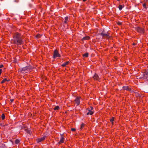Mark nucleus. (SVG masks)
I'll return each mask as SVG.
<instances>
[{"label": "nucleus", "instance_id": "nucleus-1", "mask_svg": "<svg viewBox=\"0 0 148 148\" xmlns=\"http://www.w3.org/2000/svg\"><path fill=\"white\" fill-rule=\"evenodd\" d=\"M13 44L17 45H21L24 43L23 36L21 34L16 32L14 33L13 35Z\"/></svg>", "mask_w": 148, "mask_h": 148}, {"label": "nucleus", "instance_id": "nucleus-2", "mask_svg": "<svg viewBox=\"0 0 148 148\" xmlns=\"http://www.w3.org/2000/svg\"><path fill=\"white\" fill-rule=\"evenodd\" d=\"M101 32L99 34V35L101 36L103 38L108 40L111 39L112 36H110L111 32V31L110 30L107 31L103 29L101 30Z\"/></svg>", "mask_w": 148, "mask_h": 148}, {"label": "nucleus", "instance_id": "nucleus-3", "mask_svg": "<svg viewBox=\"0 0 148 148\" xmlns=\"http://www.w3.org/2000/svg\"><path fill=\"white\" fill-rule=\"evenodd\" d=\"M35 67L29 65V66H26L21 68L19 69L20 71L22 72L23 71H25L27 70H30L35 68Z\"/></svg>", "mask_w": 148, "mask_h": 148}, {"label": "nucleus", "instance_id": "nucleus-4", "mask_svg": "<svg viewBox=\"0 0 148 148\" xmlns=\"http://www.w3.org/2000/svg\"><path fill=\"white\" fill-rule=\"evenodd\" d=\"M61 57L60 54L59 53L57 49H55L53 52V59H55L57 57L60 58Z\"/></svg>", "mask_w": 148, "mask_h": 148}, {"label": "nucleus", "instance_id": "nucleus-5", "mask_svg": "<svg viewBox=\"0 0 148 148\" xmlns=\"http://www.w3.org/2000/svg\"><path fill=\"white\" fill-rule=\"evenodd\" d=\"M135 30L138 33L141 34H144L145 33V29L142 27H135Z\"/></svg>", "mask_w": 148, "mask_h": 148}, {"label": "nucleus", "instance_id": "nucleus-6", "mask_svg": "<svg viewBox=\"0 0 148 148\" xmlns=\"http://www.w3.org/2000/svg\"><path fill=\"white\" fill-rule=\"evenodd\" d=\"M87 110H88V112L86 113L87 115H92L94 114L93 108L92 106H90L89 107Z\"/></svg>", "mask_w": 148, "mask_h": 148}, {"label": "nucleus", "instance_id": "nucleus-7", "mask_svg": "<svg viewBox=\"0 0 148 148\" xmlns=\"http://www.w3.org/2000/svg\"><path fill=\"white\" fill-rule=\"evenodd\" d=\"M148 77V69L145 70V71L143 74V77L142 78L144 79H147ZM148 81V79L147 80Z\"/></svg>", "mask_w": 148, "mask_h": 148}, {"label": "nucleus", "instance_id": "nucleus-8", "mask_svg": "<svg viewBox=\"0 0 148 148\" xmlns=\"http://www.w3.org/2000/svg\"><path fill=\"white\" fill-rule=\"evenodd\" d=\"M81 98V97H77L74 100V101L75 102V103L76 104L77 106H79L80 104Z\"/></svg>", "mask_w": 148, "mask_h": 148}, {"label": "nucleus", "instance_id": "nucleus-9", "mask_svg": "<svg viewBox=\"0 0 148 148\" xmlns=\"http://www.w3.org/2000/svg\"><path fill=\"white\" fill-rule=\"evenodd\" d=\"M122 88L124 90H127L130 91L131 92H134L132 90L131 88H130L128 86H123Z\"/></svg>", "mask_w": 148, "mask_h": 148}, {"label": "nucleus", "instance_id": "nucleus-10", "mask_svg": "<svg viewBox=\"0 0 148 148\" xmlns=\"http://www.w3.org/2000/svg\"><path fill=\"white\" fill-rule=\"evenodd\" d=\"M60 136L61 137L60 141L58 143V144L59 145L60 144L62 143H63L64 142V141L65 140L63 134H61L60 135Z\"/></svg>", "mask_w": 148, "mask_h": 148}, {"label": "nucleus", "instance_id": "nucleus-11", "mask_svg": "<svg viewBox=\"0 0 148 148\" xmlns=\"http://www.w3.org/2000/svg\"><path fill=\"white\" fill-rule=\"evenodd\" d=\"M92 78L94 80L99 82L100 78L97 74L95 73L93 76Z\"/></svg>", "mask_w": 148, "mask_h": 148}, {"label": "nucleus", "instance_id": "nucleus-12", "mask_svg": "<svg viewBox=\"0 0 148 148\" xmlns=\"http://www.w3.org/2000/svg\"><path fill=\"white\" fill-rule=\"evenodd\" d=\"M46 137V136H43L42 137L37 139L36 140L37 143H39L40 142L42 141H44V140H45Z\"/></svg>", "mask_w": 148, "mask_h": 148}, {"label": "nucleus", "instance_id": "nucleus-13", "mask_svg": "<svg viewBox=\"0 0 148 148\" xmlns=\"http://www.w3.org/2000/svg\"><path fill=\"white\" fill-rule=\"evenodd\" d=\"M90 38V37L87 36L84 37L82 38L81 39V40L82 41H83L85 40H88Z\"/></svg>", "mask_w": 148, "mask_h": 148}, {"label": "nucleus", "instance_id": "nucleus-14", "mask_svg": "<svg viewBox=\"0 0 148 148\" xmlns=\"http://www.w3.org/2000/svg\"><path fill=\"white\" fill-rule=\"evenodd\" d=\"M10 81L9 80H8L6 78H4L1 82V84H3L5 83L6 81L8 82Z\"/></svg>", "mask_w": 148, "mask_h": 148}, {"label": "nucleus", "instance_id": "nucleus-15", "mask_svg": "<svg viewBox=\"0 0 148 148\" xmlns=\"http://www.w3.org/2000/svg\"><path fill=\"white\" fill-rule=\"evenodd\" d=\"M69 61H67L64 63L62 64L61 66L63 67L66 66L69 64Z\"/></svg>", "mask_w": 148, "mask_h": 148}, {"label": "nucleus", "instance_id": "nucleus-16", "mask_svg": "<svg viewBox=\"0 0 148 148\" xmlns=\"http://www.w3.org/2000/svg\"><path fill=\"white\" fill-rule=\"evenodd\" d=\"M89 53L88 52H86V53L83 54L82 55V56L83 57H88Z\"/></svg>", "mask_w": 148, "mask_h": 148}, {"label": "nucleus", "instance_id": "nucleus-17", "mask_svg": "<svg viewBox=\"0 0 148 148\" xmlns=\"http://www.w3.org/2000/svg\"><path fill=\"white\" fill-rule=\"evenodd\" d=\"M134 93H135V96L136 97H141V95L140 94L136 92H135Z\"/></svg>", "mask_w": 148, "mask_h": 148}, {"label": "nucleus", "instance_id": "nucleus-18", "mask_svg": "<svg viewBox=\"0 0 148 148\" xmlns=\"http://www.w3.org/2000/svg\"><path fill=\"white\" fill-rule=\"evenodd\" d=\"M60 109L59 107L58 106H55V107L53 108L54 110H59Z\"/></svg>", "mask_w": 148, "mask_h": 148}, {"label": "nucleus", "instance_id": "nucleus-19", "mask_svg": "<svg viewBox=\"0 0 148 148\" xmlns=\"http://www.w3.org/2000/svg\"><path fill=\"white\" fill-rule=\"evenodd\" d=\"M124 6V5H123V6L121 5H119V6L118 8L119 10H121L123 8V7Z\"/></svg>", "mask_w": 148, "mask_h": 148}, {"label": "nucleus", "instance_id": "nucleus-20", "mask_svg": "<svg viewBox=\"0 0 148 148\" xmlns=\"http://www.w3.org/2000/svg\"><path fill=\"white\" fill-rule=\"evenodd\" d=\"M84 125H85L84 124V123H82L81 124V126H80V129L81 130H82L83 128L84 127Z\"/></svg>", "mask_w": 148, "mask_h": 148}, {"label": "nucleus", "instance_id": "nucleus-21", "mask_svg": "<svg viewBox=\"0 0 148 148\" xmlns=\"http://www.w3.org/2000/svg\"><path fill=\"white\" fill-rule=\"evenodd\" d=\"M20 142V140L18 139H16L15 140V143L16 145L18 144Z\"/></svg>", "mask_w": 148, "mask_h": 148}, {"label": "nucleus", "instance_id": "nucleus-22", "mask_svg": "<svg viewBox=\"0 0 148 148\" xmlns=\"http://www.w3.org/2000/svg\"><path fill=\"white\" fill-rule=\"evenodd\" d=\"M115 117H112L110 119V122H112L114 121Z\"/></svg>", "mask_w": 148, "mask_h": 148}, {"label": "nucleus", "instance_id": "nucleus-23", "mask_svg": "<svg viewBox=\"0 0 148 148\" xmlns=\"http://www.w3.org/2000/svg\"><path fill=\"white\" fill-rule=\"evenodd\" d=\"M5 116L4 114H3L1 116V118L2 120H3L5 119Z\"/></svg>", "mask_w": 148, "mask_h": 148}, {"label": "nucleus", "instance_id": "nucleus-24", "mask_svg": "<svg viewBox=\"0 0 148 148\" xmlns=\"http://www.w3.org/2000/svg\"><path fill=\"white\" fill-rule=\"evenodd\" d=\"M41 36L42 35H41L40 34H38L36 35V37L37 38H39L41 37Z\"/></svg>", "mask_w": 148, "mask_h": 148}, {"label": "nucleus", "instance_id": "nucleus-25", "mask_svg": "<svg viewBox=\"0 0 148 148\" xmlns=\"http://www.w3.org/2000/svg\"><path fill=\"white\" fill-rule=\"evenodd\" d=\"M27 128V127L26 125H24L23 126H21V130L25 129V128Z\"/></svg>", "mask_w": 148, "mask_h": 148}, {"label": "nucleus", "instance_id": "nucleus-26", "mask_svg": "<svg viewBox=\"0 0 148 148\" xmlns=\"http://www.w3.org/2000/svg\"><path fill=\"white\" fill-rule=\"evenodd\" d=\"M26 132H27V133L29 134L30 135H31V131H30V130H28V129L27 130V131Z\"/></svg>", "mask_w": 148, "mask_h": 148}, {"label": "nucleus", "instance_id": "nucleus-27", "mask_svg": "<svg viewBox=\"0 0 148 148\" xmlns=\"http://www.w3.org/2000/svg\"><path fill=\"white\" fill-rule=\"evenodd\" d=\"M116 24L119 25H122V23L121 22H120V21H118L117 22H116Z\"/></svg>", "mask_w": 148, "mask_h": 148}, {"label": "nucleus", "instance_id": "nucleus-28", "mask_svg": "<svg viewBox=\"0 0 148 148\" xmlns=\"http://www.w3.org/2000/svg\"><path fill=\"white\" fill-rule=\"evenodd\" d=\"M143 6L144 8H145V9H147V7L146 6V4L145 3H143Z\"/></svg>", "mask_w": 148, "mask_h": 148}, {"label": "nucleus", "instance_id": "nucleus-29", "mask_svg": "<svg viewBox=\"0 0 148 148\" xmlns=\"http://www.w3.org/2000/svg\"><path fill=\"white\" fill-rule=\"evenodd\" d=\"M76 130L75 128H72L71 129V131L73 132H75Z\"/></svg>", "mask_w": 148, "mask_h": 148}, {"label": "nucleus", "instance_id": "nucleus-30", "mask_svg": "<svg viewBox=\"0 0 148 148\" xmlns=\"http://www.w3.org/2000/svg\"><path fill=\"white\" fill-rule=\"evenodd\" d=\"M69 19V17L68 16H66L65 18V21H68Z\"/></svg>", "mask_w": 148, "mask_h": 148}, {"label": "nucleus", "instance_id": "nucleus-31", "mask_svg": "<svg viewBox=\"0 0 148 148\" xmlns=\"http://www.w3.org/2000/svg\"><path fill=\"white\" fill-rule=\"evenodd\" d=\"M3 65L2 64H1L0 65V69L1 68H2L3 67Z\"/></svg>", "mask_w": 148, "mask_h": 148}, {"label": "nucleus", "instance_id": "nucleus-32", "mask_svg": "<svg viewBox=\"0 0 148 148\" xmlns=\"http://www.w3.org/2000/svg\"><path fill=\"white\" fill-rule=\"evenodd\" d=\"M14 99H10V102H11V103H12L13 101H14Z\"/></svg>", "mask_w": 148, "mask_h": 148}, {"label": "nucleus", "instance_id": "nucleus-33", "mask_svg": "<svg viewBox=\"0 0 148 148\" xmlns=\"http://www.w3.org/2000/svg\"><path fill=\"white\" fill-rule=\"evenodd\" d=\"M2 72V69H0V75H1Z\"/></svg>", "mask_w": 148, "mask_h": 148}, {"label": "nucleus", "instance_id": "nucleus-34", "mask_svg": "<svg viewBox=\"0 0 148 148\" xmlns=\"http://www.w3.org/2000/svg\"><path fill=\"white\" fill-rule=\"evenodd\" d=\"M136 45V43H133L132 45H134V46H135V45Z\"/></svg>", "mask_w": 148, "mask_h": 148}, {"label": "nucleus", "instance_id": "nucleus-35", "mask_svg": "<svg viewBox=\"0 0 148 148\" xmlns=\"http://www.w3.org/2000/svg\"><path fill=\"white\" fill-rule=\"evenodd\" d=\"M67 21L65 20L64 21V23L65 24H66L67 23Z\"/></svg>", "mask_w": 148, "mask_h": 148}, {"label": "nucleus", "instance_id": "nucleus-36", "mask_svg": "<svg viewBox=\"0 0 148 148\" xmlns=\"http://www.w3.org/2000/svg\"><path fill=\"white\" fill-rule=\"evenodd\" d=\"M114 59H115V60H117V58L116 56H114Z\"/></svg>", "mask_w": 148, "mask_h": 148}, {"label": "nucleus", "instance_id": "nucleus-37", "mask_svg": "<svg viewBox=\"0 0 148 148\" xmlns=\"http://www.w3.org/2000/svg\"><path fill=\"white\" fill-rule=\"evenodd\" d=\"M112 124V125H113L114 124V121H113L112 122H110Z\"/></svg>", "mask_w": 148, "mask_h": 148}, {"label": "nucleus", "instance_id": "nucleus-38", "mask_svg": "<svg viewBox=\"0 0 148 148\" xmlns=\"http://www.w3.org/2000/svg\"><path fill=\"white\" fill-rule=\"evenodd\" d=\"M28 129L27 128H25V132H26L27 131V130Z\"/></svg>", "mask_w": 148, "mask_h": 148}, {"label": "nucleus", "instance_id": "nucleus-39", "mask_svg": "<svg viewBox=\"0 0 148 148\" xmlns=\"http://www.w3.org/2000/svg\"><path fill=\"white\" fill-rule=\"evenodd\" d=\"M3 125V124L2 123H0V126H2Z\"/></svg>", "mask_w": 148, "mask_h": 148}, {"label": "nucleus", "instance_id": "nucleus-40", "mask_svg": "<svg viewBox=\"0 0 148 148\" xmlns=\"http://www.w3.org/2000/svg\"><path fill=\"white\" fill-rule=\"evenodd\" d=\"M83 2L86 1L87 0H82Z\"/></svg>", "mask_w": 148, "mask_h": 148}, {"label": "nucleus", "instance_id": "nucleus-41", "mask_svg": "<svg viewBox=\"0 0 148 148\" xmlns=\"http://www.w3.org/2000/svg\"><path fill=\"white\" fill-rule=\"evenodd\" d=\"M4 71L5 70V68H4Z\"/></svg>", "mask_w": 148, "mask_h": 148}, {"label": "nucleus", "instance_id": "nucleus-42", "mask_svg": "<svg viewBox=\"0 0 148 148\" xmlns=\"http://www.w3.org/2000/svg\"><path fill=\"white\" fill-rule=\"evenodd\" d=\"M7 125H8V124H7V125H5L7 126Z\"/></svg>", "mask_w": 148, "mask_h": 148}, {"label": "nucleus", "instance_id": "nucleus-43", "mask_svg": "<svg viewBox=\"0 0 148 148\" xmlns=\"http://www.w3.org/2000/svg\"><path fill=\"white\" fill-rule=\"evenodd\" d=\"M7 125H8V124H7V125H5L7 126Z\"/></svg>", "mask_w": 148, "mask_h": 148}, {"label": "nucleus", "instance_id": "nucleus-44", "mask_svg": "<svg viewBox=\"0 0 148 148\" xmlns=\"http://www.w3.org/2000/svg\"><path fill=\"white\" fill-rule=\"evenodd\" d=\"M117 1H119L120 0H117Z\"/></svg>", "mask_w": 148, "mask_h": 148}, {"label": "nucleus", "instance_id": "nucleus-45", "mask_svg": "<svg viewBox=\"0 0 148 148\" xmlns=\"http://www.w3.org/2000/svg\"><path fill=\"white\" fill-rule=\"evenodd\" d=\"M1 78H2V77H1Z\"/></svg>", "mask_w": 148, "mask_h": 148}]
</instances>
